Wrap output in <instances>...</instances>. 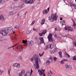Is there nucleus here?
Listing matches in <instances>:
<instances>
[{"mask_svg": "<svg viewBox=\"0 0 76 76\" xmlns=\"http://www.w3.org/2000/svg\"><path fill=\"white\" fill-rule=\"evenodd\" d=\"M13 32V28H7L5 30H0V34H1L3 36H5L7 34L9 35L10 34H12Z\"/></svg>", "mask_w": 76, "mask_h": 76, "instance_id": "f257e3e1", "label": "nucleus"}, {"mask_svg": "<svg viewBox=\"0 0 76 76\" xmlns=\"http://www.w3.org/2000/svg\"><path fill=\"white\" fill-rule=\"evenodd\" d=\"M23 45H25V46H26V45L27 46H29V45H32L34 44V42L32 41H31L30 42H27V40H23Z\"/></svg>", "mask_w": 76, "mask_h": 76, "instance_id": "f03ea898", "label": "nucleus"}, {"mask_svg": "<svg viewBox=\"0 0 76 76\" xmlns=\"http://www.w3.org/2000/svg\"><path fill=\"white\" fill-rule=\"evenodd\" d=\"M41 63V61H40V59H38V61L36 59L35 63L34 65V69H38V68H39V65L38 64V63Z\"/></svg>", "mask_w": 76, "mask_h": 76, "instance_id": "7ed1b4c3", "label": "nucleus"}, {"mask_svg": "<svg viewBox=\"0 0 76 76\" xmlns=\"http://www.w3.org/2000/svg\"><path fill=\"white\" fill-rule=\"evenodd\" d=\"M22 1L23 2L25 3L26 4H32L34 3V1H35L34 0H29V1H28L27 0H22Z\"/></svg>", "mask_w": 76, "mask_h": 76, "instance_id": "20e7f679", "label": "nucleus"}, {"mask_svg": "<svg viewBox=\"0 0 76 76\" xmlns=\"http://www.w3.org/2000/svg\"><path fill=\"white\" fill-rule=\"evenodd\" d=\"M19 6V4L18 3L15 2L11 5V8L12 9H14L16 7H18Z\"/></svg>", "mask_w": 76, "mask_h": 76, "instance_id": "39448f33", "label": "nucleus"}, {"mask_svg": "<svg viewBox=\"0 0 76 76\" xmlns=\"http://www.w3.org/2000/svg\"><path fill=\"white\" fill-rule=\"evenodd\" d=\"M36 59H37V61H38V59H39V56H38V55H34L33 58L30 59V60L31 61H32L34 60H35V61H36Z\"/></svg>", "mask_w": 76, "mask_h": 76, "instance_id": "423d86ee", "label": "nucleus"}, {"mask_svg": "<svg viewBox=\"0 0 76 76\" xmlns=\"http://www.w3.org/2000/svg\"><path fill=\"white\" fill-rule=\"evenodd\" d=\"M64 28L65 30H67L69 31H71V32H72L73 30V28L69 26H66Z\"/></svg>", "mask_w": 76, "mask_h": 76, "instance_id": "0eeeda50", "label": "nucleus"}, {"mask_svg": "<svg viewBox=\"0 0 76 76\" xmlns=\"http://www.w3.org/2000/svg\"><path fill=\"white\" fill-rule=\"evenodd\" d=\"M33 72V71L32 69H31V72H27L25 75L24 76H31V75H32V73Z\"/></svg>", "mask_w": 76, "mask_h": 76, "instance_id": "6e6552de", "label": "nucleus"}, {"mask_svg": "<svg viewBox=\"0 0 76 76\" xmlns=\"http://www.w3.org/2000/svg\"><path fill=\"white\" fill-rule=\"evenodd\" d=\"M48 39L49 40V41H50V42H52V41H53V40L52 35L50 33L49 34L48 37Z\"/></svg>", "mask_w": 76, "mask_h": 76, "instance_id": "1a4fd4ad", "label": "nucleus"}, {"mask_svg": "<svg viewBox=\"0 0 76 76\" xmlns=\"http://www.w3.org/2000/svg\"><path fill=\"white\" fill-rule=\"evenodd\" d=\"M57 13H55L54 15L53 14V19L54 20H56L57 19L58 16L57 15Z\"/></svg>", "mask_w": 76, "mask_h": 76, "instance_id": "9d476101", "label": "nucleus"}, {"mask_svg": "<svg viewBox=\"0 0 76 76\" xmlns=\"http://www.w3.org/2000/svg\"><path fill=\"white\" fill-rule=\"evenodd\" d=\"M13 12H14L13 11H10L9 12L8 15L10 16H11L12 15H14V14H15V13H16V12H16L15 10Z\"/></svg>", "mask_w": 76, "mask_h": 76, "instance_id": "9b49d317", "label": "nucleus"}, {"mask_svg": "<svg viewBox=\"0 0 76 76\" xmlns=\"http://www.w3.org/2000/svg\"><path fill=\"white\" fill-rule=\"evenodd\" d=\"M13 66L15 67H18L19 68L20 67V64L18 63H14L13 64Z\"/></svg>", "mask_w": 76, "mask_h": 76, "instance_id": "f8f14e48", "label": "nucleus"}, {"mask_svg": "<svg viewBox=\"0 0 76 76\" xmlns=\"http://www.w3.org/2000/svg\"><path fill=\"white\" fill-rule=\"evenodd\" d=\"M65 67L66 68V69H68L69 70H72V66L70 65H65Z\"/></svg>", "mask_w": 76, "mask_h": 76, "instance_id": "ddd939ff", "label": "nucleus"}, {"mask_svg": "<svg viewBox=\"0 0 76 76\" xmlns=\"http://www.w3.org/2000/svg\"><path fill=\"white\" fill-rule=\"evenodd\" d=\"M17 50H18L19 51H20L21 50H22V49L23 48L22 47V45H18L17 46Z\"/></svg>", "mask_w": 76, "mask_h": 76, "instance_id": "4468645a", "label": "nucleus"}, {"mask_svg": "<svg viewBox=\"0 0 76 76\" xmlns=\"http://www.w3.org/2000/svg\"><path fill=\"white\" fill-rule=\"evenodd\" d=\"M38 72L39 73V76H42L43 72H42L41 70L38 69Z\"/></svg>", "mask_w": 76, "mask_h": 76, "instance_id": "2eb2a0df", "label": "nucleus"}, {"mask_svg": "<svg viewBox=\"0 0 76 76\" xmlns=\"http://www.w3.org/2000/svg\"><path fill=\"white\" fill-rule=\"evenodd\" d=\"M4 16L2 15H0V20L1 21H3L4 20Z\"/></svg>", "mask_w": 76, "mask_h": 76, "instance_id": "dca6fc26", "label": "nucleus"}, {"mask_svg": "<svg viewBox=\"0 0 76 76\" xmlns=\"http://www.w3.org/2000/svg\"><path fill=\"white\" fill-rule=\"evenodd\" d=\"M4 0H1V1H0V6H1L4 3Z\"/></svg>", "mask_w": 76, "mask_h": 76, "instance_id": "f3484780", "label": "nucleus"}, {"mask_svg": "<svg viewBox=\"0 0 76 76\" xmlns=\"http://www.w3.org/2000/svg\"><path fill=\"white\" fill-rule=\"evenodd\" d=\"M39 39H40L41 41V42L40 43H44V38L43 37H41L39 38Z\"/></svg>", "mask_w": 76, "mask_h": 76, "instance_id": "a211bd4d", "label": "nucleus"}, {"mask_svg": "<svg viewBox=\"0 0 76 76\" xmlns=\"http://www.w3.org/2000/svg\"><path fill=\"white\" fill-rule=\"evenodd\" d=\"M22 60V56H19L17 58V60L19 61H20Z\"/></svg>", "mask_w": 76, "mask_h": 76, "instance_id": "6ab92c4d", "label": "nucleus"}, {"mask_svg": "<svg viewBox=\"0 0 76 76\" xmlns=\"http://www.w3.org/2000/svg\"><path fill=\"white\" fill-rule=\"evenodd\" d=\"M53 47H54V45L53 44H50V45L49 46V48H50L51 49L53 48Z\"/></svg>", "mask_w": 76, "mask_h": 76, "instance_id": "aec40b11", "label": "nucleus"}, {"mask_svg": "<svg viewBox=\"0 0 76 76\" xmlns=\"http://www.w3.org/2000/svg\"><path fill=\"white\" fill-rule=\"evenodd\" d=\"M53 19V14H52L50 17H49V20H50L52 19Z\"/></svg>", "mask_w": 76, "mask_h": 76, "instance_id": "412c9836", "label": "nucleus"}, {"mask_svg": "<svg viewBox=\"0 0 76 76\" xmlns=\"http://www.w3.org/2000/svg\"><path fill=\"white\" fill-rule=\"evenodd\" d=\"M61 24H62L63 25L65 24V20H63L61 21L60 22Z\"/></svg>", "mask_w": 76, "mask_h": 76, "instance_id": "4be33fe9", "label": "nucleus"}, {"mask_svg": "<svg viewBox=\"0 0 76 76\" xmlns=\"http://www.w3.org/2000/svg\"><path fill=\"white\" fill-rule=\"evenodd\" d=\"M49 46H50V45H47L44 48V50H47L48 48H49Z\"/></svg>", "mask_w": 76, "mask_h": 76, "instance_id": "5701e85b", "label": "nucleus"}, {"mask_svg": "<svg viewBox=\"0 0 76 76\" xmlns=\"http://www.w3.org/2000/svg\"><path fill=\"white\" fill-rule=\"evenodd\" d=\"M43 14H46L48 13L47 10H45L43 11Z\"/></svg>", "mask_w": 76, "mask_h": 76, "instance_id": "b1692460", "label": "nucleus"}, {"mask_svg": "<svg viewBox=\"0 0 76 76\" xmlns=\"http://www.w3.org/2000/svg\"><path fill=\"white\" fill-rule=\"evenodd\" d=\"M72 20L73 23V26L75 27L76 25V24L75 23V20L72 18L71 19Z\"/></svg>", "mask_w": 76, "mask_h": 76, "instance_id": "393cba45", "label": "nucleus"}, {"mask_svg": "<svg viewBox=\"0 0 76 76\" xmlns=\"http://www.w3.org/2000/svg\"><path fill=\"white\" fill-rule=\"evenodd\" d=\"M69 4L71 7H74L75 4H73L72 3L70 2L69 3Z\"/></svg>", "mask_w": 76, "mask_h": 76, "instance_id": "a878e982", "label": "nucleus"}, {"mask_svg": "<svg viewBox=\"0 0 76 76\" xmlns=\"http://www.w3.org/2000/svg\"><path fill=\"white\" fill-rule=\"evenodd\" d=\"M50 62H52L53 61V58L51 57H50L48 60Z\"/></svg>", "mask_w": 76, "mask_h": 76, "instance_id": "bb28decb", "label": "nucleus"}, {"mask_svg": "<svg viewBox=\"0 0 76 76\" xmlns=\"http://www.w3.org/2000/svg\"><path fill=\"white\" fill-rule=\"evenodd\" d=\"M61 54H62V52H60L59 53V57H60V58H62V55H61Z\"/></svg>", "mask_w": 76, "mask_h": 76, "instance_id": "cd10ccee", "label": "nucleus"}, {"mask_svg": "<svg viewBox=\"0 0 76 76\" xmlns=\"http://www.w3.org/2000/svg\"><path fill=\"white\" fill-rule=\"evenodd\" d=\"M44 22H45V19H43L42 20V22L41 23V25H43L44 24Z\"/></svg>", "mask_w": 76, "mask_h": 76, "instance_id": "c85d7f7f", "label": "nucleus"}, {"mask_svg": "<svg viewBox=\"0 0 76 76\" xmlns=\"http://www.w3.org/2000/svg\"><path fill=\"white\" fill-rule=\"evenodd\" d=\"M53 51L55 53H57V48H55L53 50Z\"/></svg>", "mask_w": 76, "mask_h": 76, "instance_id": "c756f323", "label": "nucleus"}, {"mask_svg": "<svg viewBox=\"0 0 76 76\" xmlns=\"http://www.w3.org/2000/svg\"><path fill=\"white\" fill-rule=\"evenodd\" d=\"M10 71H11V67L10 68L8 69V75H10Z\"/></svg>", "mask_w": 76, "mask_h": 76, "instance_id": "7c9ffc66", "label": "nucleus"}, {"mask_svg": "<svg viewBox=\"0 0 76 76\" xmlns=\"http://www.w3.org/2000/svg\"><path fill=\"white\" fill-rule=\"evenodd\" d=\"M50 63V62L48 60L47 61L46 63V65H48Z\"/></svg>", "mask_w": 76, "mask_h": 76, "instance_id": "2f4dec72", "label": "nucleus"}, {"mask_svg": "<svg viewBox=\"0 0 76 76\" xmlns=\"http://www.w3.org/2000/svg\"><path fill=\"white\" fill-rule=\"evenodd\" d=\"M20 73H22V74H24L25 73V69H22L21 70V72Z\"/></svg>", "mask_w": 76, "mask_h": 76, "instance_id": "473e14b6", "label": "nucleus"}, {"mask_svg": "<svg viewBox=\"0 0 76 76\" xmlns=\"http://www.w3.org/2000/svg\"><path fill=\"white\" fill-rule=\"evenodd\" d=\"M3 70L0 69V75H1L3 73Z\"/></svg>", "mask_w": 76, "mask_h": 76, "instance_id": "72a5a7b5", "label": "nucleus"}, {"mask_svg": "<svg viewBox=\"0 0 76 76\" xmlns=\"http://www.w3.org/2000/svg\"><path fill=\"white\" fill-rule=\"evenodd\" d=\"M44 52H43L41 54L39 53V57H42V56H43V55H44Z\"/></svg>", "mask_w": 76, "mask_h": 76, "instance_id": "f704fd0d", "label": "nucleus"}, {"mask_svg": "<svg viewBox=\"0 0 76 76\" xmlns=\"http://www.w3.org/2000/svg\"><path fill=\"white\" fill-rule=\"evenodd\" d=\"M15 29H18L19 28V26L18 25L15 26Z\"/></svg>", "mask_w": 76, "mask_h": 76, "instance_id": "c9c22d12", "label": "nucleus"}, {"mask_svg": "<svg viewBox=\"0 0 76 76\" xmlns=\"http://www.w3.org/2000/svg\"><path fill=\"white\" fill-rule=\"evenodd\" d=\"M19 5L17 7H18L17 8V10H20L21 9H22V7H19Z\"/></svg>", "mask_w": 76, "mask_h": 76, "instance_id": "e433bc0d", "label": "nucleus"}, {"mask_svg": "<svg viewBox=\"0 0 76 76\" xmlns=\"http://www.w3.org/2000/svg\"><path fill=\"white\" fill-rule=\"evenodd\" d=\"M61 64H64V61L63 60H62L60 62Z\"/></svg>", "mask_w": 76, "mask_h": 76, "instance_id": "4c0bfd02", "label": "nucleus"}, {"mask_svg": "<svg viewBox=\"0 0 76 76\" xmlns=\"http://www.w3.org/2000/svg\"><path fill=\"white\" fill-rule=\"evenodd\" d=\"M72 60H75L76 61V56H74L73 57Z\"/></svg>", "mask_w": 76, "mask_h": 76, "instance_id": "58836bf2", "label": "nucleus"}, {"mask_svg": "<svg viewBox=\"0 0 76 76\" xmlns=\"http://www.w3.org/2000/svg\"><path fill=\"white\" fill-rule=\"evenodd\" d=\"M46 32H47V30H45L43 31H42V33H43V34H45Z\"/></svg>", "mask_w": 76, "mask_h": 76, "instance_id": "ea45409f", "label": "nucleus"}, {"mask_svg": "<svg viewBox=\"0 0 76 76\" xmlns=\"http://www.w3.org/2000/svg\"><path fill=\"white\" fill-rule=\"evenodd\" d=\"M35 20H34L33 21L32 23L31 24V25L32 26V25H34V24L35 23Z\"/></svg>", "mask_w": 76, "mask_h": 76, "instance_id": "a19ab883", "label": "nucleus"}, {"mask_svg": "<svg viewBox=\"0 0 76 76\" xmlns=\"http://www.w3.org/2000/svg\"><path fill=\"white\" fill-rule=\"evenodd\" d=\"M57 58L55 57L53 58V60H54V61H56L57 60Z\"/></svg>", "mask_w": 76, "mask_h": 76, "instance_id": "79ce46f5", "label": "nucleus"}, {"mask_svg": "<svg viewBox=\"0 0 76 76\" xmlns=\"http://www.w3.org/2000/svg\"><path fill=\"white\" fill-rule=\"evenodd\" d=\"M43 34L42 33H42H39V36H40V37H42V34Z\"/></svg>", "mask_w": 76, "mask_h": 76, "instance_id": "37998d69", "label": "nucleus"}, {"mask_svg": "<svg viewBox=\"0 0 76 76\" xmlns=\"http://www.w3.org/2000/svg\"><path fill=\"white\" fill-rule=\"evenodd\" d=\"M19 76H22L23 74L21 73L20 72L19 73Z\"/></svg>", "mask_w": 76, "mask_h": 76, "instance_id": "c03bdc74", "label": "nucleus"}, {"mask_svg": "<svg viewBox=\"0 0 76 76\" xmlns=\"http://www.w3.org/2000/svg\"><path fill=\"white\" fill-rule=\"evenodd\" d=\"M27 34H29L31 32V30H27L26 31Z\"/></svg>", "mask_w": 76, "mask_h": 76, "instance_id": "a18cd8bd", "label": "nucleus"}, {"mask_svg": "<svg viewBox=\"0 0 76 76\" xmlns=\"http://www.w3.org/2000/svg\"><path fill=\"white\" fill-rule=\"evenodd\" d=\"M73 44L74 45H75L76 47V41L74 42Z\"/></svg>", "mask_w": 76, "mask_h": 76, "instance_id": "49530a36", "label": "nucleus"}, {"mask_svg": "<svg viewBox=\"0 0 76 76\" xmlns=\"http://www.w3.org/2000/svg\"><path fill=\"white\" fill-rule=\"evenodd\" d=\"M41 70L43 72L42 73H44L45 72V69H42Z\"/></svg>", "mask_w": 76, "mask_h": 76, "instance_id": "de8ad7c7", "label": "nucleus"}, {"mask_svg": "<svg viewBox=\"0 0 76 76\" xmlns=\"http://www.w3.org/2000/svg\"><path fill=\"white\" fill-rule=\"evenodd\" d=\"M12 48H13V47L12 46H11L10 47H9L7 49L8 50H10V49H11Z\"/></svg>", "mask_w": 76, "mask_h": 76, "instance_id": "09e8293b", "label": "nucleus"}, {"mask_svg": "<svg viewBox=\"0 0 76 76\" xmlns=\"http://www.w3.org/2000/svg\"><path fill=\"white\" fill-rule=\"evenodd\" d=\"M24 6H25V4H22L21 5V8H23V7H24Z\"/></svg>", "mask_w": 76, "mask_h": 76, "instance_id": "8fccbe9b", "label": "nucleus"}, {"mask_svg": "<svg viewBox=\"0 0 76 76\" xmlns=\"http://www.w3.org/2000/svg\"><path fill=\"white\" fill-rule=\"evenodd\" d=\"M50 52L51 54H54V52H53L52 51H50Z\"/></svg>", "mask_w": 76, "mask_h": 76, "instance_id": "3c124183", "label": "nucleus"}, {"mask_svg": "<svg viewBox=\"0 0 76 76\" xmlns=\"http://www.w3.org/2000/svg\"><path fill=\"white\" fill-rule=\"evenodd\" d=\"M33 30L35 32L37 31V30L36 29L34 28Z\"/></svg>", "mask_w": 76, "mask_h": 76, "instance_id": "603ef678", "label": "nucleus"}, {"mask_svg": "<svg viewBox=\"0 0 76 76\" xmlns=\"http://www.w3.org/2000/svg\"><path fill=\"white\" fill-rule=\"evenodd\" d=\"M18 45V44H16L15 45H13V46H12V47H15V46H16Z\"/></svg>", "mask_w": 76, "mask_h": 76, "instance_id": "864d4df0", "label": "nucleus"}, {"mask_svg": "<svg viewBox=\"0 0 76 76\" xmlns=\"http://www.w3.org/2000/svg\"><path fill=\"white\" fill-rule=\"evenodd\" d=\"M62 60H63V61L64 62V61H67V60H66V59H62Z\"/></svg>", "mask_w": 76, "mask_h": 76, "instance_id": "5fc2aeb1", "label": "nucleus"}, {"mask_svg": "<svg viewBox=\"0 0 76 76\" xmlns=\"http://www.w3.org/2000/svg\"><path fill=\"white\" fill-rule=\"evenodd\" d=\"M55 38H57V37H58L57 36V35H56V34H55Z\"/></svg>", "mask_w": 76, "mask_h": 76, "instance_id": "6e6d98bb", "label": "nucleus"}, {"mask_svg": "<svg viewBox=\"0 0 76 76\" xmlns=\"http://www.w3.org/2000/svg\"><path fill=\"white\" fill-rule=\"evenodd\" d=\"M50 74H51V75H52L53 73L51 72V71L50 70Z\"/></svg>", "mask_w": 76, "mask_h": 76, "instance_id": "4d7b16f0", "label": "nucleus"}, {"mask_svg": "<svg viewBox=\"0 0 76 76\" xmlns=\"http://www.w3.org/2000/svg\"><path fill=\"white\" fill-rule=\"evenodd\" d=\"M42 75L43 76H45V74L44 73H43Z\"/></svg>", "mask_w": 76, "mask_h": 76, "instance_id": "13d9d810", "label": "nucleus"}, {"mask_svg": "<svg viewBox=\"0 0 76 76\" xmlns=\"http://www.w3.org/2000/svg\"><path fill=\"white\" fill-rule=\"evenodd\" d=\"M67 56V57H70V56L69 55H68V54H67V55H66V56Z\"/></svg>", "mask_w": 76, "mask_h": 76, "instance_id": "bf43d9fd", "label": "nucleus"}, {"mask_svg": "<svg viewBox=\"0 0 76 76\" xmlns=\"http://www.w3.org/2000/svg\"><path fill=\"white\" fill-rule=\"evenodd\" d=\"M60 20H63V18L61 17L60 18Z\"/></svg>", "mask_w": 76, "mask_h": 76, "instance_id": "052dcab7", "label": "nucleus"}, {"mask_svg": "<svg viewBox=\"0 0 76 76\" xmlns=\"http://www.w3.org/2000/svg\"><path fill=\"white\" fill-rule=\"evenodd\" d=\"M57 38H58V39H60V37H58Z\"/></svg>", "mask_w": 76, "mask_h": 76, "instance_id": "680f3d73", "label": "nucleus"}, {"mask_svg": "<svg viewBox=\"0 0 76 76\" xmlns=\"http://www.w3.org/2000/svg\"><path fill=\"white\" fill-rule=\"evenodd\" d=\"M18 0H13V1H18Z\"/></svg>", "mask_w": 76, "mask_h": 76, "instance_id": "e2e57ef3", "label": "nucleus"}, {"mask_svg": "<svg viewBox=\"0 0 76 76\" xmlns=\"http://www.w3.org/2000/svg\"><path fill=\"white\" fill-rule=\"evenodd\" d=\"M65 54L66 55H66H67V54H68L67 53H66V52H65Z\"/></svg>", "mask_w": 76, "mask_h": 76, "instance_id": "0e129e2a", "label": "nucleus"}, {"mask_svg": "<svg viewBox=\"0 0 76 76\" xmlns=\"http://www.w3.org/2000/svg\"><path fill=\"white\" fill-rule=\"evenodd\" d=\"M14 38L15 39H17V37H16V36H15V37H14Z\"/></svg>", "mask_w": 76, "mask_h": 76, "instance_id": "69168bd1", "label": "nucleus"}, {"mask_svg": "<svg viewBox=\"0 0 76 76\" xmlns=\"http://www.w3.org/2000/svg\"><path fill=\"white\" fill-rule=\"evenodd\" d=\"M17 16H19V13L17 15Z\"/></svg>", "mask_w": 76, "mask_h": 76, "instance_id": "338daca9", "label": "nucleus"}, {"mask_svg": "<svg viewBox=\"0 0 76 76\" xmlns=\"http://www.w3.org/2000/svg\"><path fill=\"white\" fill-rule=\"evenodd\" d=\"M49 9H50V8L48 7V9H47L48 11V10H49Z\"/></svg>", "mask_w": 76, "mask_h": 76, "instance_id": "774afa93", "label": "nucleus"}]
</instances>
